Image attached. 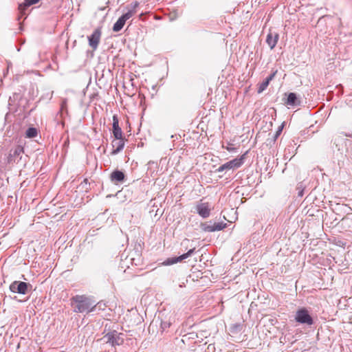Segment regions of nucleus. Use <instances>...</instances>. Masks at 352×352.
Masks as SVG:
<instances>
[{"mask_svg":"<svg viewBox=\"0 0 352 352\" xmlns=\"http://www.w3.org/2000/svg\"><path fill=\"white\" fill-rule=\"evenodd\" d=\"M71 306L76 313H91V309L94 301L85 295H76L70 298Z\"/></svg>","mask_w":352,"mask_h":352,"instance_id":"1","label":"nucleus"},{"mask_svg":"<svg viewBox=\"0 0 352 352\" xmlns=\"http://www.w3.org/2000/svg\"><path fill=\"white\" fill-rule=\"evenodd\" d=\"M295 320L299 324L308 326H311L314 323L313 317L306 307H301L296 311Z\"/></svg>","mask_w":352,"mask_h":352,"instance_id":"2","label":"nucleus"},{"mask_svg":"<svg viewBox=\"0 0 352 352\" xmlns=\"http://www.w3.org/2000/svg\"><path fill=\"white\" fill-rule=\"evenodd\" d=\"M103 339L106 343L110 344L113 347L122 345L124 341V334L116 330L109 331L104 336Z\"/></svg>","mask_w":352,"mask_h":352,"instance_id":"3","label":"nucleus"},{"mask_svg":"<svg viewBox=\"0 0 352 352\" xmlns=\"http://www.w3.org/2000/svg\"><path fill=\"white\" fill-rule=\"evenodd\" d=\"M9 288L13 293L25 295L32 290V286L26 282L15 280L10 285Z\"/></svg>","mask_w":352,"mask_h":352,"instance_id":"4","label":"nucleus"},{"mask_svg":"<svg viewBox=\"0 0 352 352\" xmlns=\"http://www.w3.org/2000/svg\"><path fill=\"white\" fill-rule=\"evenodd\" d=\"M245 155L246 154L245 153V154L242 155L239 158H235V159H234L232 160H230V161L223 164V165L220 166L216 170V172L221 173V172H223L224 170H228L235 169V168H239L240 166H242V164L244 162Z\"/></svg>","mask_w":352,"mask_h":352,"instance_id":"5","label":"nucleus"},{"mask_svg":"<svg viewBox=\"0 0 352 352\" xmlns=\"http://www.w3.org/2000/svg\"><path fill=\"white\" fill-rule=\"evenodd\" d=\"M195 208L198 214L204 219L208 218L210 214L211 208L210 204L208 202H199L197 204Z\"/></svg>","mask_w":352,"mask_h":352,"instance_id":"6","label":"nucleus"},{"mask_svg":"<svg viewBox=\"0 0 352 352\" xmlns=\"http://www.w3.org/2000/svg\"><path fill=\"white\" fill-rule=\"evenodd\" d=\"M195 248H192V249L189 250L186 253L183 254L182 255H181L179 256L168 258L166 261H164L163 264L164 265H170L177 263L178 262H181L183 260L190 256L195 252Z\"/></svg>","mask_w":352,"mask_h":352,"instance_id":"7","label":"nucleus"},{"mask_svg":"<svg viewBox=\"0 0 352 352\" xmlns=\"http://www.w3.org/2000/svg\"><path fill=\"white\" fill-rule=\"evenodd\" d=\"M23 153V148L21 146H17L14 149L10 150L8 156V163L19 162L21 159V154Z\"/></svg>","mask_w":352,"mask_h":352,"instance_id":"8","label":"nucleus"},{"mask_svg":"<svg viewBox=\"0 0 352 352\" xmlns=\"http://www.w3.org/2000/svg\"><path fill=\"white\" fill-rule=\"evenodd\" d=\"M101 36V31L100 29H96L94 32L88 36L89 45L93 50H96L98 48V44L100 43Z\"/></svg>","mask_w":352,"mask_h":352,"instance_id":"9","label":"nucleus"},{"mask_svg":"<svg viewBox=\"0 0 352 352\" xmlns=\"http://www.w3.org/2000/svg\"><path fill=\"white\" fill-rule=\"evenodd\" d=\"M279 39V34L277 32L270 31L266 37V43L271 50H273Z\"/></svg>","mask_w":352,"mask_h":352,"instance_id":"10","label":"nucleus"},{"mask_svg":"<svg viewBox=\"0 0 352 352\" xmlns=\"http://www.w3.org/2000/svg\"><path fill=\"white\" fill-rule=\"evenodd\" d=\"M113 134L116 139H120L122 138V131L119 126V120L117 115L113 116Z\"/></svg>","mask_w":352,"mask_h":352,"instance_id":"11","label":"nucleus"},{"mask_svg":"<svg viewBox=\"0 0 352 352\" xmlns=\"http://www.w3.org/2000/svg\"><path fill=\"white\" fill-rule=\"evenodd\" d=\"M110 179L113 183L117 184L125 180V175L122 170H115L111 173Z\"/></svg>","mask_w":352,"mask_h":352,"instance_id":"12","label":"nucleus"},{"mask_svg":"<svg viewBox=\"0 0 352 352\" xmlns=\"http://www.w3.org/2000/svg\"><path fill=\"white\" fill-rule=\"evenodd\" d=\"M285 103L288 106L297 107L300 104V100L297 97L296 94L291 92L288 94L286 102Z\"/></svg>","mask_w":352,"mask_h":352,"instance_id":"13","label":"nucleus"},{"mask_svg":"<svg viewBox=\"0 0 352 352\" xmlns=\"http://www.w3.org/2000/svg\"><path fill=\"white\" fill-rule=\"evenodd\" d=\"M117 141L112 142V146L115 148L111 151V155H116L120 153L124 147V138H121L120 139H116Z\"/></svg>","mask_w":352,"mask_h":352,"instance_id":"14","label":"nucleus"},{"mask_svg":"<svg viewBox=\"0 0 352 352\" xmlns=\"http://www.w3.org/2000/svg\"><path fill=\"white\" fill-rule=\"evenodd\" d=\"M276 73L277 70L274 71L267 78H266L265 80L262 82V83L260 84L258 88V93L260 94L263 92L265 89H266L270 81H272L274 78Z\"/></svg>","mask_w":352,"mask_h":352,"instance_id":"15","label":"nucleus"},{"mask_svg":"<svg viewBox=\"0 0 352 352\" xmlns=\"http://www.w3.org/2000/svg\"><path fill=\"white\" fill-rule=\"evenodd\" d=\"M40 1V0H24V1L21 3L19 4V12L23 15L25 14V11L30 6L36 4Z\"/></svg>","mask_w":352,"mask_h":352,"instance_id":"16","label":"nucleus"},{"mask_svg":"<svg viewBox=\"0 0 352 352\" xmlns=\"http://www.w3.org/2000/svg\"><path fill=\"white\" fill-rule=\"evenodd\" d=\"M134 253L135 254L136 257L133 256V252H131L129 254L131 264L136 265V266L140 265V264L141 263V254H140L139 251L136 250H134Z\"/></svg>","mask_w":352,"mask_h":352,"instance_id":"17","label":"nucleus"},{"mask_svg":"<svg viewBox=\"0 0 352 352\" xmlns=\"http://www.w3.org/2000/svg\"><path fill=\"white\" fill-rule=\"evenodd\" d=\"M125 23L126 21L121 16L119 17L113 26V31L116 32L120 31L123 28Z\"/></svg>","mask_w":352,"mask_h":352,"instance_id":"18","label":"nucleus"},{"mask_svg":"<svg viewBox=\"0 0 352 352\" xmlns=\"http://www.w3.org/2000/svg\"><path fill=\"white\" fill-rule=\"evenodd\" d=\"M107 305L104 302L100 301L98 303L95 304V302L92 305V307L91 309V312L96 311L97 310H104Z\"/></svg>","mask_w":352,"mask_h":352,"instance_id":"19","label":"nucleus"},{"mask_svg":"<svg viewBox=\"0 0 352 352\" xmlns=\"http://www.w3.org/2000/svg\"><path fill=\"white\" fill-rule=\"evenodd\" d=\"M37 129L34 127H30L26 130L25 135L27 138H33L37 135Z\"/></svg>","mask_w":352,"mask_h":352,"instance_id":"20","label":"nucleus"},{"mask_svg":"<svg viewBox=\"0 0 352 352\" xmlns=\"http://www.w3.org/2000/svg\"><path fill=\"white\" fill-rule=\"evenodd\" d=\"M213 225H214V228H212V230H213L214 232L222 230L227 226L226 223H223V222L214 223Z\"/></svg>","mask_w":352,"mask_h":352,"instance_id":"21","label":"nucleus"},{"mask_svg":"<svg viewBox=\"0 0 352 352\" xmlns=\"http://www.w3.org/2000/svg\"><path fill=\"white\" fill-rule=\"evenodd\" d=\"M135 13V11L133 10H130L125 14H122L121 17L126 21L128 19H129L131 17H132Z\"/></svg>","mask_w":352,"mask_h":352,"instance_id":"22","label":"nucleus"},{"mask_svg":"<svg viewBox=\"0 0 352 352\" xmlns=\"http://www.w3.org/2000/svg\"><path fill=\"white\" fill-rule=\"evenodd\" d=\"M171 325V322L169 320H162L160 323V329L162 331H166L168 328H169Z\"/></svg>","mask_w":352,"mask_h":352,"instance_id":"23","label":"nucleus"},{"mask_svg":"<svg viewBox=\"0 0 352 352\" xmlns=\"http://www.w3.org/2000/svg\"><path fill=\"white\" fill-rule=\"evenodd\" d=\"M65 111L67 113V99H63L60 104V113L63 114V112Z\"/></svg>","mask_w":352,"mask_h":352,"instance_id":"24","label":"nucleus"},{"mask_svg":"<svg viewBox=\"0 0 352 352\" xmlns=\"http://www.w3.org/2000/svg\"><path fill=\"white\" fill-rule=\"evenodd\" d=\"M212 228H214V225H210V224H207V223L203 224V230L205 232H214L213 230H211Z\"/></svg>","mask_w":352,"mask_h":352,"instance_id":"25","label":"nucleus"},{"mask_svg":"<svg viewBox=\"0 0 352 352\" xmlns=\"http://www.w3.org/2000/svg\"><path fill=\"white\" fill-rule=\"evenodd\" d=\"M282 129H283V126L279 127L278 130L276 131V133L275 134V138H277L278 136L280 134V133L282 131Z\"/></svg>","mask_w":352,"mask_h":352,"instance_id":"26","label":"nucleus"},{"mask_svg":"<svg viewBox=\"0 0 352 352\" xmlns=\"http://www.w3.org/2000/svg\"><path fill=\"white\" fill-rule=\"evenodd\" d=\"M138 6V2H135L134 5H133V10L134 9Z\"/></svg>","mask_w":352,"mask_h":352,"instance_id":"27","label":"nucleus"},{"mask_svg":"<svg viewBox=\"0 0 352 352\" xmlns=\"http://www.w3.org/2000/svg\"><path fill=\"white\" fill-rule=\"evenodd\" d=\"M234 148H228V150L229 151H232V150H234Z\"/></svg>","mask_w":352,"mask_h":352,"instance_id":"28","label":"nucleus"},{"mask_svg":"<svg viewBox=\"0 0 352 352\" xmlns=\"http://www.w3.org/2000/svg\"><path fill=\"white\" fill-rule=\"evenodd\" d=\"M298 195L299 196H302V191L299 192Z\"/></svg>","mask_w":352,"mask_h":352,"instance_id":"29","label":"nucleus"},{"mask_svg":"<svg viewBox=\"0 0 352 352\" xmlns=\"http://www.w3.org/2000/svg\"><path fill=\"white\" fill-rule=\"evenodd\" d=\"M105 9V8H100V10H104Z\"/></svg>","mask_w":352,"mask_h":352,"instance_id":"30","label":"nucleus"},{"mask_svg":"<svg viewBox=\"0 0 352 352\" xmlns=\"http://www.w3.org/2000/svg\"><path fill=\"white\" fill-rule=\"evenodd\" d=\"M132 252L133 253V256L136 257V255H135V254L134 253V251H133V252Z\"/></svg>","mask_w":352,"mask_h":352,"instance_id":"31","label":"nucleus"}]
</instances>
